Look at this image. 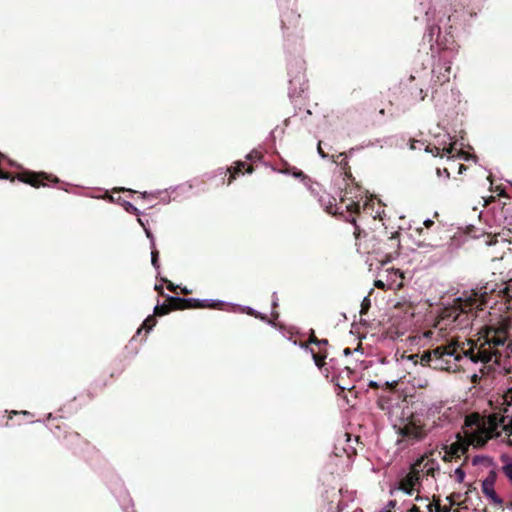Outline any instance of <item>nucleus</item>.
Returning <instances> with one entry per match:
<instances>
[{"label": "nucleus", "mask_w": 512, "mask_h": 512, "mask_svg": "<svg viewBox=\"0 0 512 512\" xmlns=\"http://www.w3.org/2000/svg\"><path fill=\"white\" fill-rule=\"evenodd\" d=\"M182 292H183L184 294H187V293H188V290H187L186 288H184V289H182Z\"/></svg>", "instance_id": "obj_51"}, {"label": "nucleus", "mask_w": 512, "mask_h": 512, "mask_svg": "<svg viewBox=\"0 0 512 512\" xmlns=\"http://www.w3.org/2000/svg\"><path fill=\"white\" fill-rule=\"evenodd\" d=\"M417 461H423V463H421V467H419L420 474L422 473V474L434 476L435 460L426 459L425 457H421Z\"/></svg>", "instance_id": "obj_17"}, {"label": "nucleus", "mask_w": 512, "mask_h": 512, "mask_svg": "<svg viewBox=\"0 0 512 512\" xmlns=\"http://www.w3.org/2000/svg\"><path fill=\"white\" fill-rule=\"evenodd\" d=\"M450 66L441 67L438 71V74L434 75V83L438 85H443L450 80Z\"/></svg>", "instance_id": "obj_19"}, {"label": "nucleus", "mask_w": 512, "mask_h": 512, "mask_svg": "<svg viewBox=\"0 0 512 512\" xmlns=\"http://www.w3.org/2000/svg\"><path fill=\"white\" fill-rule=\"evenodd\" d=\"M302 175H303V172H302V171H300V172L297 174V176H302Z\"/></svg>", "instance_id": "obj_54"}, {"label": "nucleus", "mask_w": 512, "mask_h": 512, "mask_svg": "<svg viewBox=\"0 0 512 512\" xmlns=\"http://www.w3.org/2000/svg\"><path fill=\"white\" fill-rule=\"evenodd\" d=\"M394 429L399 436L397 444H405V446L423 441L429 433L423 415L409 409L402 410L401 416L394 424Z\"/></svg>", "instance_id": "obj_5"}, {"label": "nucleus", "mask_w": 512, "mask_h": 512, "mask_svg": "<svg viewBox=\"0 0 512 512\" xmlns=\"http://www.w3.org/2000/svg\"><path fill=\"white\" fill-rule=\"evenodd\" d=\"M493 300V304L504 302L506 309H512L510 304L512 300V286L506 282L501 284L487 282L477 290H472L469 294L454 300L453 305L445 309L443 318L451 320L458 325H468L470 313L474 310H482Z\"/></svg>", "instance_id": "obj_2"}, {"label": "nucleus", "mask_w": 512, "mask_h": 512, "mask_svg": "<svg viewBox=\"0 0 512 512\" xmlns=\"http://www.w3.org/2000/svg\"><path fill=\"white\" fill-rule=\"evenodd\" d=\"M216 305L209 304L206 300L201 301L193 298H180L167 296L166 301L159 305L157 304L154 308L155 316H164L171 311L175 310H185V309H195V308H214Z\"/></svg>", "instance_id": "obj_8"}, {"label": "nucleus", "mask_w": 512, "mask_h": 512, "mask_svg": "<svg viewBox=\"0 0 512 512\" xmlns=\"http://www.w3.org/2000/svg\"><path fill=\"white\" fill-rule=\"evenodd\" d=\"M19 180L26 184H29L35 188H39L40 186H45L46 181L53 182V183L59 182V179L52 175H48L44 172L36 173V172H30V171H25V172L21 173L19 175Z\"/></svg>", "instance_id": "obj_11"}, {"label": "nucleus", "mask_w": 512, "mask_h": 512, "mask_svg": "<svg viewBox=\"0 0 512 512\" xmlns=\"http://www.w3.org/2000/svg\"><path fill=\"white\" fill-rule=\"evenodd\" d=\"M507 507L512 509V501L510 503L507 504Z\"/></svg>", "instance_id": "obj_50"}, {"label": "nucleus", "mask_w": 512, "mask_h": 512, "mask_svg": "<svg viewBox=\"0 0 512 512\" xmlns=\"http://www.w3.org/2000/svg\"><path fill=\"white\" fill-rule=\"evenodd\" d=\"M455 476H456V479L459 483L463 482L464 481V478H465V472L464 470L459 467L455 470Z\"/></svg>", "instance_id": "obj_28"}, {"label": "nucleus", "mask_w": 512, "mask_h": 512, "mask_svg": "<svg viewBox=\"0 0 512 512\" xmlns=\"http://www.w3.org/2000/svg\"><path fill=\"white\" fill-rule=\"evenodd\" d=\"M448 511H449V510H448V508H445V509H444V512H448Z\"/></svg>", "instance_id": "obj_55"}, {"label": "nucleus", "mask_w": 512, "mask_h": 512, "mask_svg": "<svg viewBox=\"0 0 512 512\" xmlns=\"http://www.w3.org/2000/svg\"><path fill=\"white\" fill-rule=\"evenodd\" d=\"M350 222L354 225V236L359 250L366 254H375L382 257L383 262H390L399 255L400 233L394 232L390 236L385 232L381 238L374 231H366L356 224L355 217Z\"/></svg>", "instance_id": "obj_3"}, {"label": "nucleus", "mask_w": 512, "mask_h": 512, "mask_svg": "<svg viewBox=\"0 0 512 512\" xmlns=\"http://www.w3.org/2000/svg\"><path fill=\"white\" fill-rule=\"evenodd\" d=\"M433 224H434V222L432 220H429V219L424 222V225L427 228L431 227Z\"/></svg>", "instance_id": "obj_42"}, {"label": "nucleus", "mask_w": 512, "mask_h": 512, "mask_svg": "<svg viewBox=\"0 0 512 512\" xmlns=\"http://www.w3.org/2000/svg\"><path fill=\"white\" fill-rule=\"evenodd\" d=\"M318 340H319V339L315 336L314 331H312V332H311V335H310V336H309V338H308L307 343H305V344H301V346H302V347H304V348H308V344H314V345H317Z\"/></svg>", "instance_id": "obj_26"}, {"label": "nucleus", "mask_w": 512, "mask_h": 512, "mask_svg": "<svg viewBox=\"0 0 512 512\" xmlns=\"http://www.w3.org/2000/svg\"><path fill=\"white\" fill-rule=\"evenodd\" d=\"M455 143H450L448 146H443L442 148L440 146L431 145V144H425V151L428 153H431L433 156H443V153L448 154L451 157H454V147Z\"/></svg>", "instance_id": "obj_14"}, {"label": "nucleus", "mask_w": 512, "mask_h": 512, "mask_svg": "<svg viewBox=\"0 0 512 512\" xmlns=\"http://www.w3.org/2000/svg\"><path fill=\"white\" fill-rule=\"evenodd\" d=\"M345 209L350 215L360 214V204L357 201L351 200L345 205Z\"/></svg>", "instance_id": "obj_22"}, {"label": "nucleus", "mask_w": 512, "mask_h": 512, "mask_svg": "<svg viewBox=\"0 0 512 512\" xmlns=\"http://www.w3.org/2000/svg\"><path fill=\"white\" fill-rule=\"evenodd\" d=\"M125 210L130 213H137V208L132 205L130 202L124 203Z\"/></svg>", "instance_id": "obj_29"}, {"label": "nucleus", "mask_w": 512, "mask_h": 512, "mask_svg": "<svg viewBox=\"0 0 512 512\" xmlns=\"http://www.w3.org/2000/svg\"><path fill=\"white\" fill-rule=\"evenodd\" d=\"M247 158L250 160L258 159L260 158V154L257 151H252L248 154Z\"/></svg>", "instance_id": "obj_35"}, {"label": "nucleus", "mask_w": 512, "mask_h": 512, "mask_svg": "<svg viewBox=\"0 0 512 512\" xmlns=\"http://www.w3.org/2000/svg\"><path fill=\"white\" fill-rule=\"evenodd\" d=\"M510 318L484 325L477 333V339L458 342L451 340L446 344L423 351L422 354H413L410 359L419 362L424 367L434 370L458 372L463 359L474 364H481L482 374H492L501 366L503 358L512 354V340Z\"/></svg>", "instance_id": "obj_1"}, {"label": "nucleus", "mask_w": 512, "mask_h": 512, "mask_svg": "<svg viewBox=\"0 0 512 512\" xmlns=\"http://www.w3.org/2000/svg\"><path fill=\"white\" fill-rule=\"evenodd\" d=\"M483 493L488 496L492 502L496 505L502 506L503 500L496 494L493 485L487 483L486 481L482 485Z\"/></svg>", "instance_id": "obj_16"}, {"label": "nucleus", "mask_w": 512, "mask_h": 512, "mask_svg": "<svg viewBox=\"0 0 512 512\" xmlns=\"http://www.w3.org/2000/svg\"><path fill=\"white\" fill-rule=\"evenodd\" d=\"M479 373H480V374H476V373H474V374L471 376V382H472L473 384H478V383H480V380L482 379V377H484V376H489V375H490V374H482V372H481V368L479 369Z\"/></svg>", "instance_id": "obj_27"}, {"label": "nucleus", "mask_w": 512, "mask_h": 512, "mask_svg": "<svg viewBox=\"0 0 512 512\" xmlns=\"http://www.w3.org/2000/svg\"><path fill=\"white\" fill-rule=\"evenodd\" d=\"M297 68H298V70H299L298 72H299V74H301V76H300V75L295 76V79H298V80L300 81L301 79H304V74L302 73V71H303V65H302V63H299V64L297 65Z\"/></svg>", "instance_id": "obj_34"}, {"label": "nucleus", "mask_w": 512, "mask_h": 512, "mask_svg": "<svg viewBox=\"0 0 512 512\" xmlns=\"http://www.w3.org/2000/svg\"><path fill=\"white\" fill-rule=\"evenodd\" d=\"M432 506H433V504H431V503L428 505V510H429V512H432V511H433Z\"/></svg>", "instance_id": "obj_48"}, {"label": "nucleus", "mask_w": 512, "mask_h": 512, "mask_svg": "<svg viewBox=\"0 0 512 512\" xmlns=\"http://www.w3.org/2000/svg\"><path fill=\"white\" fill-rule=\"evenodd\" d=\"M317 150H318L319 155H320L322 158H326V157H328V155L324 152V150H323V149H322V147H321V141L318 143Z\"/></svg>", "instance_id": "obj_36"}, {"label": "nucleus", "mask_w": 512, "mask_h": 512, "mask_svg": "<svg viewBox=\"0 0 512 512\" xmlns=\"http://www.w3.org/2000/svg\"><path fill=\"white\" fill-rule=\"evenodd\" d=\"M328 340L327 339H319L317 343V350L314 348H310V352L312 354L313 360L315 362V365L319 369H325L326 372H328V369L325 368L326 365V358L328 355L327 352V346H328Z\"/></svg>", "instance_id": "obj_12"}, {"label": "nucleus", "mask_w": 512, "mask_h": 512, "mask_svg": "<svg viewBox=\"0 0 512 512\" xmlns=\"http://www.w3.org/2000/svg\"><path fill=\"white\" fill-rule=\"evenodd\" d=\"M338 165L341 166V169L344 171V174L347 178L352 177L351 169L347 160V155L345 153H339L337 155V160H334Z\"/></svg>", "instance_id": "obj_20"}, {"label": "nucleus", "mask_w": 512, "mask_h": 512, "mask_svg": "<svg viewBox=\"0 0 512 512\" xmlns=\"http://www.w3.org/2000/svg\"><path fill=\"white\" fill-rule=\"evenodd\" d=\"M443 171H444V173L446 174V176H447V177H449V176H450V173H449L448 169L444 168V170H443Z\"/></svg>", "instance_id": "obj_47"}, {"label": "nucleus", "mask_w": 512, "mask_h": 512, "mask_svg": "<svg viewBox=\"0 0 512 512\" xmlns=\"http://www.w3.org/2000/svg\"><path fill=\"white\" fill-rule=\"evenodd\" d=\"M426 96H427V94L424 93L422 89H420L419 90V100L423 101Z\"/></svg>", "instance_id": "obj_40"}, {"label": "nucleus", "mask_w": 512, "mask_h": 512, "mask_svg": "<svg viewBox=\"0 0 512 512\" xmlns=\"http://www.w3.org/2000/svg\"><path fill=\"white\" fill-rule=\"evenodd\" d=\"M14 415H23V416H29L30 413L28 411H10L7 417V420L5 422V426H9V421L12 419Z\"/></svg>", "instance_id": "obj_25"}, {"label": "nucleus", "mask_w": 512, "mask_h": 512, "mask_svg": "<svg viewBox=\"0 0 512 512\" xmlns=\"http://www.w3.org/2000/svg\"><path fill=\"white\" fill-rule=\"evenodd\" d=\"M156 318L155 315H149L141 325V327L137 330V334L139 335L142 330H145L146 333H148L152 328L156 325Z\"/></svg>", "instance_id": "obj_21"}, {"label": "nucleus", "mask_w": 512, "mask_h": 512, "mask_svg": "<svg viewBox=\"0 0 512 512\" xmlns=\"http://www.w3.org/2000/svg\"><path fill=\"white\" fill-rule=\"evenodd\" d=\"M437 174L441 175V169L440 168H437Z\"/></svg>", "instance_id": "obj_52"}, {"label": "nucleus", "mask_w": 512, "mask_h": 512, "mask_svg": "<svg viewBox=\"0 0 512 512\" xmlns=\"http://www.w3.org/2000/svg\"><path fill=\"white\" fill-rule=\"evenodd\" d=\"M326 211L332 215H336L340 212V206L336 204V199L332 198V200L329 201L328 205L326 206Z\"/></svg>", "instance_id": "obj_23"}, {"label": "nucleus", "mask_w": 512, "mask_h": 512, "mask_svg": "<svg viewBox=\"0 0 512 512\" xmlns=\"http://www.w3.org/2000/svg\"><path fill=\"white\" fill-rule=\"evenodd\" d=\"M301 23V15L295 10H287L282 14L281 24L285 30L297 29Z\"/></svg>", "instance_id": "obj_13"}, {"label": "nucleus", "mask_w": 512, "mask_h": 512, "mask_svg": "<svg viewBox=\"0 0 512 512\" xmlns=\"http://www.w3.org/2000/svg\"><path fill=\"white\" fill-rule=\"evenodd\" d=\"M423 461H416L410 471L399 481V489L408 495H412L415 487L420 485V469Z\"/></svg>", "instance_id": "obj_9"}, {"label": "nucleus", "mask_w": 512, "mask_h": 512, "mask_svg": "<svg viewBox=\"0 0 512 512\" xmlns=\"http://www.w3.org/2000/svg\"><path fill=\"white\" fill-rule=\"evenodd\" d=\"M396 506V501L395 500H391L388 502L387 504V512H391V509H393L394 507Z\"/></svg>", "instance_id": "obj_37"}, {"label": "nucleus", "mask_w": 512, "mask_h": 512, "mask_svg": "<svg viewBox=\"0 0 512 512\" xmlns=\"http://www.w3.org/2000/svg\"><path fill=\"white\" fill-rule=\"evenodd\" d=\"M369 386L372 387V388H377L378 387L377 383H375V382H370Z\"/></svg>", "instance_id": "obj_45"}, {"label": "nucleus", "mask_w": 512, "mask_h": 512, "mask_svg": "<svg viewBox=\"0 0 512 512\" xmlns=\"http://www.w3.org/2000/svg\"><path fill=\"white\" fill-rule=\"evenodd\" d=\"M436 510H437V512L442 510L439 502H437V504H436Z\"/></svg>", "instance_id": "obj_46"}, {"label": "nucleus", "mask_w": 512, "mask_h": 512, "mask_svg": "<svg viewBox=\"0 0 512 512\" xmlns=\"http://www.w3.org/2000/svg\"><path fill=\"white\" fill-rule=\"evenodd\" d=\"M163 281L167 284V289L170 290L171 292H176L177 290V286L174 285L171 281L167 280V279H163Z\"/></svg>", "instance_id": "obj_31"}, {"label": "nucleus", "mask_w": 512, "mask_h": 512, "mask_svg": "<svg viewBox=\"0 0 512 512\" xmlns=\"http://www.w3.org/2000/svg\"><path fill=\"white\" fill-rule=\"evenodd\" d=\"M160 295H164L163 286L162 285H155L154 288Z\"/></svg>", "instance_id": "obj_39"}, {"label": "nucleus", "mask_w": 512, "mask_h": 512, "mask_svg": "<svg viewBox=\"0 0 512 512\" xmlns=\"http://www.w3.org/2000/svg\"><path fill=\"white\" fill-rule=\"evenodd\" d=\"M244 169L247 173L253 172V167L251 165H247L245 162L239 161L236 162V165L233 168L228 169L230 176L228 179V184L235 179L236 175L243 174Z\"/></svg>", "instance_id": "obj_15"}, {"label": "nucleus", "mask_w": 512, "mask_h": 512, "mask_svg": "<svg viewBox=\"0 0 512 512\" xmlns=\"http://www.w3.org/2000/svg\"><path fill=\"white\" fill-rule=\"evenodd\" d=\"M494 437L496 436L485 424V420L478 413H473L465 418L463 435L458 433L457 440L446 447L450 454L460 458L468 451L470 445L483 447L489 439Z\"/></svg>", "instance_id": "obj_4"}, {"label": "nucleus", "mask_w": 512, "mask_h": 512, "mask_svg": "<svg viewBox=\"0 0 512 512\" xmlns=\"http://www.w3.org/2000/svg\"><path fill=\"white\" fill-rule=\"evenodd\" d=\"M51 430L54 436L63 440L64 447L74 455H80L84 447L90 442L83 438L78 432L72 431L62 418H54L51 422Z\"/></svg>", "instance_id": "obj_6"}, {"label": "nucleus", "mask_w": 512, "mask_h": 512, "mask_svg": "<svg viewBox=\"0 0 512 512\" xmlns=\"http://www.w3.org/2000/svg\"><path fill=\"white\" fill-rule=\"evenodd\" d=\"M10 178V174L7 173V172H4L0 169V179H9Z\"/></svg>", "instance_id": "obj_38"}, {"label": "nucleus", "mask_w": 512, "mask_h": 512, "mask_svg": "<svg viewBox=\"0 0 512 512\" xmlns=\"http://www.w3.org/2000/svg\"><path fill=\"white\" fill-rule=\"evenodd\" d=\"M375 285L378 288H383L384 287V283L382 281H380V280L376 281Z\"/></svg>", "instance_id": "obj_43"}, {"label": "nucleus", "mask_w": 512, "mask_h": 512, "mask_svg": "<svg viewBox=\"0 0 512 512\" xmlns=\"http://www.w3.org/2000/svg\"><path fill=\"white\" fill-rule=\"evenodd\" d=\"M502 463V472L505 475V477L509 480V482L512 484V458L508 455H502L501 458Z\"/></svg>", "instance_id": "obj_18"}, {"label": "nucleus", "mask_w": 512, "mask_h": 512, "mask_svg": "<svg viewBox=\"0 0 512 512\" xmlns=\"http://www.w3.org/2000/svg\"><path fill=\"white\" fill-rule=\"evenodd\" d=\"M418 145H420V146H424V145H425V143H424V142H421V141H418V140H413V141L411 142L410 148H411V149H413V150H415V149L419 148V147H418Z\"/></svg>", "instance_id": "obj_33"}, {"label": "nucleus", "mask_w": 512, "mask_h": 512, "mask_svg": "<svg viewBox=\"0 0 512 512\" xmlns=\"http://www.w3.org/2000/svg\"><path fill=\"white\" fill-rule=\"evenodd\" d=\"M345 201H346V199H345V196H344V197H342V198H341V203H340V204H341V205H342V204H344V203H345Z\"/></svg>", "instance_id": "obj_49"}, {"label": "nucleus", "mask_w": 512, "mask_h": 512, "mask_svg": "<svg viewBox=\"0 0 512 512\" xmlns=\"http://www.w3.org/2000/svg\"><path fill=\"white\" fill-rule=\"evenodd\" d=\"M504 405L503 413L491 414L485 420V424L496 437L500 436L498 429L501 428L507 436V444L512 446V388H509L504 395Z\"/></svg>", "instance_id": "obj_7"}, {"label": "nucleus", "mask_w": 512, "mask_h": 512, "mask_svg": "<svg viewBox=\"0 0 512 512\" xmlns=\"http://www.w3.org/2000/svg\"><path fill=\"white\" fill-rule=\"evenodd\" d=\"M451 38L452 36L448 35L441 37V28L436 24L428 25L423 36V39L430 44L431 50L433 49L434 44L441 50L447 49Z\"/></svg>", "instance_id": "obj_10"}, {"label": "nucleus", "mask_w": 512, "mask_h": 512, "mask_svg": "<svg viewBox=\"0 0 512 512\" xmlns=\"http://www.w3.org/2000/svg\"><path fill=\"white\" fill-rule=\"evenodd\" d=\"M151 263L155 268H159V251L154 247L151 252Z\"/></svg>", "instance_id": "obj_24"}, {"label": "nucleus", "mask_w": 512, "mask_h": 512, "mask_svg": "<svg viewBox=\"0 0 512 512\" xmlns=\"http://www.w3.org/2000/svg\"><path fill=\"white\" fill-rule=\"evenodd\" d=\"M473 464H474V465H475V464H477V457H475V458L473 459Z\"/></svg>", "instance_id": "obj_53"}, {"label": "nucleus", "mask_w": 512, "mask_h": 512, "mask_svg": "<svg viewBox=\"0 0 512 512\" xmlns=\"http://www.w3.org/2000/svg\"><path fill=\"white\" fill-rule=\"evenodd\" d=\"M444 450H445V455L443 457V460L448 462V461H451L453 458H456L455 455H452L449 453V449L445 446L444 447Z\"/></svg>", "instance_id": "obj_30"}, {"label": "nucleus", "mask_w": 512, "mask_h": 512, "mask_svg": "<svg viewBox=\"0 0 512 512\" xmlns=\"http://www.w3.org/2000/svg\"><path fill=\"white\" fill-rule=\"evenodd\" d=\"M464 170H466V166L463 164H460L459 165V173L462 174Z\"/></svg>", "instance_id": "obj_44"}, {"label": "nucleus", "mask_w": 512, "mask_h": 512, "mask_svg": "<svg viewBox=\"0 0 512 512\" xmlns=\"http://www.w3.org/2000/svg\"><path fill=\"white\" fill-rule=\"evenodd\" d=\"M409 512H420V509L418 506L416 505H413L410 509H409Z\"/></svg>", "instance_id": "obj_41"}, {"label": "nucleus", "mask_w": 512, "mask_h": 512, "mask_svg": "<svg viewBox=\"0 0 512 512\" xmlns=\"http://www.w3.org/2000/svg\"><path fill=\"white\" fill-rule=\"evenodd\" d=\"M370 306V301L369 299L365 298L362 302V305H361V313H366L367 309L369 308Z\"/></svg>", "instance_id": "obj_32"}]
</instances>
